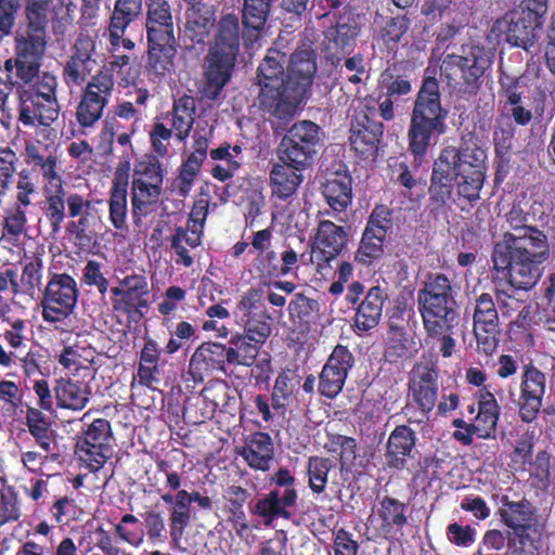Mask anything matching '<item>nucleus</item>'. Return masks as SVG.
<instances>
[{
    "mask_svg": "<svg viewBox=\"0 0 555 555\" xmlns=\"http://www.w3.org/2000/svg\"><path fill=\"white\" fill-rule=\"evenodd\" d=\"M501 503L502 507L499 509V515L501 521L511 530L509 532L545 529L538 508L526 498L512 501L507 495H503Z\"/></svg>",
    "mask_w": 555,
    "mask_h": 555,
    "instance_id": "obj_28",
    "label": "nucleus"
},
{
    "mask_svg": "<svg viewBox=\"0 0 555 555\" xmlns=\"http://www.w3.org/2000/svg\"><path fill=\"white\" fill-rule=\"evenodd\" d=\"M116 535L124 542L139 547L145 537L141 521L132 514H125L120 521L115 526Z\"/></svg>",
    "mask_w": 555,
    "mask_h": 555,
    "instance_id": "obj_55",
    "label": "nucleus"
},
{
    "mask_svg": "<svg viewBox=\"0 0 555 555\" xmlns=\"http://www.w3.org/2000/svg\"><path fill=\"white\" fill-rule=\"evenodd\" d=\"M448 109L442 106L440 83L425 76L416 93L408 126V152L417 165L425 160L431 145L446 133Z\"/></svg>",
    "mask_w": 555,
    "mask_h": 555,
    "instance_id": "obj_2",
    "label": "nucleus"
},
{
    "mask_svg": "<svg viewBox=\"0 0 555 555\" xmlns=\"http://www.w3.org/2000/svg\"><path fill=\"white\" fill-rule=\"evenodd\" d=\"M272 332V318L266 310L245 319L244 333L248 340L266 344Z\"/></svg>",
    "mask_w": 555,
    "mask_h": 555,
    "instance_id": "obj_53",
    "label": "nucleus"
},
{
    "mask_svg": "<svg viewBox=\"0 0 555 555\" xmlns=\"http://www.w3.org/2000/svg\"><path fill=\"white\" fill-rule=\"evenodd\" d=\"M244 333H235L229 339L227 352L229 356V364L235 366H251L263 347L261 343L247 339Z\"/></svg>",
    "mask_w": 555,
    "mask_h": 555,
    "instance_id": "obj_44",
    "label": "nucleus"
},
{
    "mask_svg": "<svg viewBox=\"0 0 555 555\" xmlns=\"http://www.w3.org/2000/svg\"><path fill=\"white\" fill-rule=\"evenodd\" d=\"M26 154L31 164L40 167L43 178L48 180L46 185L63 184L62 178L56 171V156L50 154L46 157L35 145H27Z\"/></svg>",
    "mask_w": 555,
    "mask_h": 555,
    "instance_id": "obj_56",
    "label": "nucleus"
},
{
    "mask_svg": "<svg viewBox=\"0 0 555 555\" xmlns=\"http://www.w3.org/2000/svg\"><path fill=\"white\" fill-rule=\"evenodd\" d=\"M53 0H25L24 28L47 37L49 11Z\"/></svg>",
    "mask_w": 555,
    "mask_h": 555,
    "instance_id": "obj_48",
    "label": "nucleus"
},
{
    "mask_svg": "<svg viewBox=\"0 0 555 555\" xmlns=\"http://www.w3.org/2000/svg\"><path fill=\"white\" fill-rule=\"evenodd\" d=\"M348 243V233L341 225L331 220H320L311 241L312 257L315 259L318 270L330 266Z\"/></svg>",
    "mask_w": 555,
    "mask_h": 555,
    "instance_id": "obj_21",
    "label": "nucleus"
},
{
    "mask_svg": "<svg viewBox=\"0 0 555 555\" xmlns=\"http://www.w3.org/2000/svg\"><path fill=\"white\" fill-rule=\"evenodd\" d=\"M43 411L28 405L25 411V425L36 443L48 453L51 451L54 430L50 417Z\"/></svg>",
    "mask_w": 555,
    "mask_h": 555,
    "instance_id": "obj_45",
    "label": "nucleus"
},
{
    "mask_svg": "<svg viewBox=\"0 0 555 555\" xmlns=\"http://www.w3.org/2000/svg\"><path fill=\"white\" fill-rule=\"evenodd\" d=\"M21 500L13 486L0 490V526L17 521L22 516Z\"/></svg>",
    "mask_w": 555,
    "mask_h": 555,
    "instance_id": "obj_54",
    "label": "nucleus"
},
{
    "mask_svg": "<svg viewBox=\"0 0 555 555\" xmlns=\"http://www.w3.org/2000/svg\"><path fill=\"white\" fill-rule=\"evenodd\" d=\"M204 162L196 159V157L188 156L182 162L179 168L178 181V194L182 197H186L194 184L195 178L201 171Z\"/></svg>",
    "mask_w": 555,
    "mask_h": 555,
    "instance_id": "obj_62",
    "label": "nucleus"
},
{
    "mask_svg": "<svg viewBox=\"0 0 555 555\" xmlns=\"http://www.w3.org/2000/svg\"><path fill=\"white\" fill-rule=\"evenodd\" d=\"M229 356L227 346L217 341H203L192 353L188 373L196 384L215 373L227 374Z\"/></svg>",
    "mask_w": 555,
    "mask_h": 555,
    "instance_id": "obj_23",
    "label": "nucleus"
},
{
    "mask_svg": "<svg viewBox=\"0 0 555 555\" xmlns=\"http://www.w3.org/2000/svg\"><path fill=\"white\" fill-rule=\"evenodd\" d=\"M43 261L39 255L25 256L21 275L23 293L33 294L41 284Z\"/></svg>",
    "mask_w": 555,
    "mask_h": 555,
    "instance_id": "obj_57",
    "label": "nucleus"
},
{
    "mask_svg": "<svg viewBox=\"0 0 555 555\" xmlns=\"http://www.w3.org/2000/svg\"><path fill=\"white\" fill-rule=\"evenodd\" d=\"M359 33L360 26L354 20L339 21L328 27L321 43L324 60L337 68L345 56L353 51Z\"/></svg>",
    "mask_w": 555,
    "mask_h": 555,
    "instance_id": "obj_22",
    "label": "nucleus"
},
{
    "mask_svg": "<svg viewBox=\"0 0 555 555\" xmlns=\"http://www.w3.org/2000/svg\"><path fill=\"white\" fill-rule=\"evenodd\" d=\"M499 417L500 406L494 395L490 391L481 392L478 400V413L473 423L480 433V439L495 437Z\"/></svg>",
    "mask_w": 555,
    "mask_h": 555,
    "instance_id": "obj_42",
    "label": "nucleus"
},
{
    "mask_svg": "<svg viewBox=\"0 0 555 555\" xmlns=\"http://www.w3.org/2000/svg\"><path fill=\"white\" fill-rule=\"evenodd\" d=\"M493 57L490 49L473 44L461 55L447 54L440 66L441 76L459 96H475L481 88L486 72L492 66Z\"/></svg>",
    "mask_w": 555,
    "mask_h": 555,
    "instance_id": "obj_5",
    "label": "nucleus"
},
{
    "mask_svg": "<svg viewBox=\"0 0 555 555\" xmlns=\"http://www.w3.org/2000/svg\"><path fill=\"white\" fill-rule=\"evenodd\" d=\"M442 165H446L453 178H486L487 153L480 146L474 144L447 146L441 150L438 158Z\"/></svg>",
    "mask_w": 555,
    "mask_h": 555,
    "instance_id": "obj_17",
    "label": "nucleus"
},
{
    "mask_svg": "<svg viewBox=\"0 0 555 555\" xmlns=\"http://www.w3.org/2000/svg\"><path fill=\"white\" fill-rule=\"evenodd\" d=\"M545 529L509 532L505 555H539Z\"/></svg>",
    "mask_w": 555,
    "mask_h": 555,
    "instance_id": "obj_46",
    "label": "nucleus"
},
{
    "mask_svg": "<svg viewBox=\"0 0 555 555\" xmlns=\"http://www.w3.org/2000/svg\"><path fill=\"white\" fill-rule=\"evenodd\" d=\"M49 362V350L40 345L30 347L24 356L18 353L17 358V365L26 377L48 374Z\"/></svg>",
    "mask_w": 555,
    "mask_h": 555,
    "instance_id": "obj_50",
    "label": "nucleus"
},
{
    "mask_svg": "<svg viewBox=\"0 0 555 555\" xmlns=\"http://www.w3.org/2000/svg\"><path fill=\"white\" fill-rule=\"evenodd\" d=\"M321 146V127L311 120H300L294 122L281 139L276 156L296 170H307Z\"/></svg>",
    "mask_w": 555,
    "mask_h": 555,
    "instance_id": "obj_8",
    "label": "nucleus"
},
{
    "mask_svg": "<svg viewBox=\"0 0 555 555\" xmlns=\"http://www.w3.org/2000/svg\"><path fill=\"white\" fill-rule=\"evenodd\" d=\"M520 76H512L500 69L498 93L504 109H507L508 105H516L518 102H521L522 91H520Z\"/></svg>",
    "mask_w": 555,
    "mask_h": 555,
    "instance_id": "obj_58",
    "label": "nucleus"
},
{
    "mask_svg": "<svg viewBox=\"0 0 555 555\" xmlns=\"http://www.w3.org/2000/svg\"><path fill=\"white\" fill-rule=\"evenodd\" d=\"M408 505L393 496H384L379 502L377 515L382 520V531L385 534L402 535L403 528L408 525L406 516Z\"/></svg>",
    "mask_w": 555,
    "mask_h": 555,
    "instance_id": "obj_40",
    "label": "nucleus"
},
{
    "mask_svg": "<svg viewBox=\"0 0 555 555\" xmlns=\"http://www.w3.org/2000/svg\"><path fill=\"white\" fill-rule=\"evenodd\" d=\"M130 157L120 160L108 192V220L113 228L120 232H127L128 219V185H129Z\"/></svg>",
    "mask_w": 555,
    "mask_h": 555,
    "instance_id": "obj_26",
    "label": "nucleus"
},
{
    "mask_svg": "<svg viewBox=\"0 0 555 555\" xmlns=\"http://www.w3.org/2000/svg\"><path fill=\"white\" fill-rule=\"evenodd\" d=\"M397 68H387L379 76V87L385 90V95L398 99L408 95L412 91V83L406 75L397 74Z\"/></svg>",
    "mask_w": 555,
    "mask_h": 555,
    "instance_id": "obj_52",
    "label": "nucleus"
},
{
    "mask_svg": "<svg viewBox=\"0 0 555 555\" xmlns=\"http://www.w3.org/2000/svg\"><path fill=\"white\" fill-rule=\"evenodd\" d=\"M317 69V54L311 46L304 44L292 53L286 69V82L294 116L311 90Z\"/></svg>",
    "mask_w": 555,
    "mask_h": 555,
    "instance_id": "obj_14",
    "label": "nucleus"
},
{
    "mask_svg": "<svg viewBox=\"0 0 555 555\" xmlns=\"http://www.w3.org/2000/svg\"><path fill=\"white\" fill-rule=\"evenodd\" d=\"M319 310V302L306 296L304 293H296L288 304V313L292 320L302 323H310L313 314Z\"/></svg>",
    "mask_w": 555,
    "mask_h": 555,
    "instance_id": "obj_60",
    "label": "nucleus"
},
{
    "mask_svg": "<svg viewBox=\"0 0 555 555\" xmlns=\"http://www.w3.org/2000/svg\"><path fill=\"white\" fill-rule=\"evenodd\" d=\"M196 114L195 99L191 95H182L175 100L171 111V127L175 129V138L183 142L193 128Z\"/></svg>",
    "mask_w": 555,
    "mask_h": 555,
    "instance_id": "obj_41",
    "label": "nucleus"
},
{
    "mask_svg": "<svg viewBox=\"0 0 555 555\" xmlns=\"http://www.w3.org/2000/svg\"><path fill=\"white\" fill-rule=\"evenodd\" d=\"M473 325L478 353L491 356L499 343V310L491 294L481 293L476 297Z\"/></svg>",
    "mask_w": 555,
    "mask_h": 555,
    "instance_id": "obj_16",
    "label": "nucleus"
},
{
    "mask_svg": "<svg viewBox=\"0 0 555 555\" xmlns=\"http://www.w3.org/2000/svg\"><path fill=\"white\" fill-rule=\"evenodd\" d=\"M146 48L145 68L149 74L165 78L175 73L178 53L176 42H146Z\"/></svg>",
    "mask_w": 555,
    "mask_h": 555,
    "instance_id": "obj_37",
    "label": "nucleus"
},
{
    "mask_svg": "<svg viewBox=\"0 0 555 555\" xmlns=\"http://www.w3.org/2000/svg\"><path fill=\"white\" fill-rule=\"evenodd\" d=\"M454 190V178L449 169L441 162L435 159L428 189L429 204L436 212L444 211L448 203L452 199Z\"/></svg>",
    "mask_w": 555,
    "mask_h": 555,
    "instance_id": "obj_39",
    "label": "nucleus"
},
{
    "mask_svg": "<svg viewBox=\"0 0 555 555\" xmlns=\"http://www.w3.org/2000/svg\"><path fill=\"white\" fill-rule=\"evenodd\" d=\"M117 65V62L105 63L81 89L75 117L83 130L93 128L102 119L114 91Z\"/></svg>",
    "mask_w": 555,
    "mask_h": 555,
    "instance_id": "obj_7",
    "label": "nucleus"
},
{
    "mask_svg": "<svg viewBox=\"0 0 555 555\" xmlns=\"http://www.w3.org/2000/svg\"><path fill=\"white\" fill-rule=\"evenodd\" d=\"M352 179L349 175L336 173L333 178L326 179L322 185L328 206L335 211H344L352 201Z\"/></svg>",
    "mask_w": 555,
    "mask_h": 555,
    "instance_id": "obj_43",
    "label": "nucleus"
},
{
    "mask_svg": "<svg viewBox=\"0 0 555 555\" xmlns=\"http://www.w3.org/2000/svg\"><path fill=\"white\" fill-rule=\"evenodd\" d=\"M505 219L512 231L504 232L493 245L492 283H507L517 291H532L551 256L547 236L542 230L528 224L529 214L520 203H513Z\"/></svg>",
    "mask_w": 555,
    "mask_h": 555,
    "instance_id": "obj_1",
    "label": "nucleus"
},
{
    "mask_svg": "<svg viewBox=\"0 0 555 555\" xmlns=\"http://www.w3.org/2000/svg\"><path fill=\"white\" fill-rule=\"evenodd\" d=\"M417 295L454 299V291L451 280L443 273L428 274L424 287L418 291Z\"/></svg>",
    "mask_w": 555,
    "mask_h": 555,
    "instance_id": "obj_63",
    "label": "nucleus"
},
{
    "mask_svg": "<svg viewBox=\"0 0 555 555\" xmlns=\"http://www.w3.org/2000/svg\"><path fill=\"white\" fill-rule=\"evenodd\" d=\"M46 49L47 37L26 28H21L16 33L13 46L14 54L7 59L3 65L8 74H12L14 70V85L26 87L38 76Z\"/></svg>",
    "mask_w": 555,
    "mask_h": 555,
    "instance_id": "obj_9",
    "label": "nucleus"
},
{
    "mask_svg": "<svg viewBox=\"0 0 555 555\" xmlns=\"http://www.w3.org/2000/svg\"><path fill=\"white\" fill-rule=\"evenodd\" d=\"M151 289L144 274L131 273L118 280V285L111 288L113 312L126 315L129 322H140L149 309Z\"/></svg>",
    "mask_w": 555,
    "mask_h": 555,
    "instance_id": "obj_12",
    "label": "nucleus"
},
{
    "mask_svg": "<svg viewBox=\"0 0 555 555\" xmlns=\"http://www.w3.org/2000/svg\"><path fill=\"white\" fill-rule=\"evenodd\" d=\"M285 57V53L271 48L260 62L257 68L258 103L264 114L289 121L294 118V106L287 95Z\"/></svg>",
    "mask_w": 555,
    "mask_h": 555,
    "instance_id": "obj_4",
    "label": "nucleus"
},
{
    "mask_svg": "<svg viewBox=\"0 0 555 555\" xmlns=\"http://www.w3.org/2000/svg\"><path fill=\"white\" fill-rule=\"evenodd\" d=\"M296 504L294 492H280L278 489L270 490L263 498L259 499L254 507V514L266 519L269 524L276 518L291 519L292 513L288 508Z\"/></svg>",
    "mask_w": 555,
    "mask_h": 555,
    "instance_id": "obj_38",
    "label": "nucleus"
},
{
    "mask_svg": "<svg viewBox=\"0 0 555 555\" xmlns=\"http://www.w3.org/2000/svg\"><path fill=\"white\" fill-rule=\"evenodd\" d=\"M385 236L364 230L354 254V260L364 266H371L384 255Z\"/></svg>",
    "mask_w": 555,
    "mask_h": 555,
    "instance_id": "obj_51",
    "label": "nucleus"
},
{
    "mask_svg": "<svg viewBox=\"0 0 555 555\" xmlns=\"http://www.w3.org/2000/svg\"><path fill=\"white\" fill-rule=\"evenodd\" d=\"M304 171L294 169L285 160L273 163L269 172L272 196L284 202L292 198L304 182Z\"/></svg>",
    "mask_w": 555,
    "mask_h": 555,
    "instance_id": "obj_35",
    "label": "nucleus"
},
{
    "mask_svg": "<svg viewBox=\"0 0 555 555\" xmlns=\"http://www.w3.org/2000/svg\"><path fill=\"white\" fill-rule=\"evenodd\" d=\"M546 392V376L532 363L524 365L520 376L519 397L516 401L519 418L532 423L540 414Z\"/></svg>",
    "mask_w": 555,
    "mask_h": 555,
    "instance_id": "obj_18",
    "label": "nucleus"
},
{
    "mask_svg": "<svg viewBox=\"0 0 555 555\" xmlns=\"http://www.w3.org/2000/svg\"><path fill=\"white\" fill-rule=\"evenodd\" d=\"M348 376L323 365L319 375L318 391L327 399L336 398L343 390Z\"/></svg>",
    "mask_w": 555,
    "mask_h": 555,
    "instance_id": "obj_59",
    "label": "nucleus"
},
{
    "mask_svg": "<svg viewBox=\"0 0 555 555\" xmlns=\"http://www.w3.org/2000/svg\"><path fill=\"white\" fill-rule=\"evenodd\" d=\"M387 298L388 295L380 285L372 286L365 292L362 300L354 308V327L359 332H369L379 324Z\"/></svg>",
    "mask_w": 555,
    "mask_h": 555,
    "instance_id": "obj_33",
    "label": "nucleus"
},
{
    "mask_svg": "<svg viewBox=\"0 0 555 555\" xmlns=\"http://www.w3.org/2000/svg\"><path fill=\"white\" fill-rule=\"evenodd\" d=\"M417 304L427 335H440L459 323L455 299L417 295Z\"/></svg>",
    "mask_w": 555,
    "mask_h": 555,
    "instance_id": "obj_20",
    "label": "nucleus"
},
{
    "mask_svg": "<svg viewBox=\"0 0 555 555\" xmlns=\"http://www.w3.org/2000/svg\"><path fill=\"white\" fill-rule=\"evenodd\" d=\"M330 457L312 455L307 461L308 487L313 494H321L325 491L328 482V474L334 467Z\"/></svg>",
    "mask_w": 555,
    "mask_h": 555,
    "instance_id": "obj_49",
    "label": "nucleus"
},
{
    "mask_svg": "<svg viewBox=\"0 0 555 555\" xmlns=\"http://www.w3.org/2000/svg\"><path fill=\"white\" fill-rule=\"evenodd\" d=\"M26 86L18 92V121L25 127L50 126L60 113L56 76L50 72H39Z\"/></svg>",
    "mask_w": 555,
    "mask_h": 555,
    "instance_id": "obj_6",
    "label": "nucleus"
},
{
    "mask_svg": "<svg viewBox=\"0 0 555 555\" xmlns=\"http://www.w3.org/2000/svg\"><path fill=\"white\" fill-rule=\"evenodd\" d=\"M383 133V122L372 119L365 113L359 114L350 124V146L361 159L374 158Z\"/></svg>",
    "mask_w": 555,
    "mask_h": 555,
    "instance_id": "obj_27",
    "label": "nucleus"
},
{
    "mask_svg": "<svg viewBox=\"0 0 555 555\" xmlns=\"http://www.w3.org/2000/svg\"><path fill=\"white\" fill-rule=\"evenodd\" d=\"M143 0H116L107 27L109 43L116 48L127 28L142 12Z\"/></svg>",
    "mask_w": 555,
    "mask_h": 555,
    "instance_id": "obj_36",
    "label": "nucleus"
},
{
    "mask_svg": "<svg viewBox=\"0 0 555 555\" xmlns=\"http://www.w3.org/2000/svg\"><path fill=\"white\" fill-rule=\"evenodd\" d=\"M416 441V433L409 425H397L386 442V465L390 469H408L409 460L417 453Z\"/></svg>",
    "mask_w": 555,
    "mask_h": 555,
    "instance_id": "obj_30",
    "label": "nucleus"
},
{
    "mask_svg": "<svg viewBox=\"0 0 555 555\" xmlns=\"http://www.w3.org/2000/svg\"><path fill=\"white\" fill-rule=\"evenodd\" d=\"M77 511L78 505L75 499L68 496L66 493L55 498L54 502L49 507L51 519L57 525H67L70 520H74Z\"/></svg>",
    "mask_w": 555,
    "mask_h": 555,
    "instance_id": "obj_64",
    "label": "nucleus"
},
{
    "mask_svg": "<svg viewBox=\"0 0 555 555\" xmlns=\"http://www.w3.org/2000/svg\"><path fill=\"white\" fill-rule=\"evenodd\" d=\"M113 431L109 421L95 418L77 438L75 453L92 473L99 472L111 457Z\"/></svg>",
    "mask_w": 555,
    "mask_h": 555,
    "instance_id": "obj_13",
    "label": "nucleus"
},
{
    "mask_svg": "<svg viewBox=\"0 0 555 555\" xmlns=\"http://www.w3.org/2000/svg\"><path fill=\"white\" fill-rule=\"evenodd\" d=\"M241 29L237 15L228 13L216 24L214 40L204 57L201 93L217 100L230 82L240 53Z\"/></svg>",
    "mask_w": 555,
    "mask_h": 555,
    "instance_id": "obj_3",
    "label": "nucleus"
},
{
    "mask_svg": "<svg viewBox=\"0 0 555 555\" xmlns=\"http://www.w3.org/2000/svg\"><path fill=\"white\" fill-rule=\"evenodd\" d=\"M158 156H147L139 162L134 168V178L145 182V184L160 185L164 182V172Z\"/></svg>",
    "mask_w": 555,
    "mask_h": 555,
    "instance_id": "obj_61",
    "label": "nucleus"
},
{
    "mask_svg": "<svg viewBox=\"0 0 555 555\" xmlns=\"http://www.w3.org/2000/svg\"><path fill=\"white\" fill-rule=\"evenodd\" d=\"M439 371L434 364L416 363L408 382V400L416 406L435 409L439 393Z\"/></svg>",
    "mask_w": 555,
    "mask_h": 555,
    "instance_id": "obj_24",
    "label": "nucleus"
},
{
    "mask_svg": "<svg viewBox=\"0 0 555 555\" xmlns=\"http://www.w3.org/2000/svg\"><path fill=\"white\" fill-rule=\"evenodd\" d=\"M93 380L79 376L56 379L53 387L56 406L74 412L82 411L91 400Z\"/></svg>",
    "mask_w": 555,
    "mask_h": 555,
    "instance_id": "obj_29",
    "label": "nucleus"
},
{
    "mask_svg": "<svg viewBox=\"0 0 555 555\" xmlns=\"http://www.w3.org/2000/svg\"><path fill=\"white\" fill-rule=\"evenodd\" d=\"M547 9V0H522L519 9L507 15L506 41L529 51L539 38Z\"/></svg>",
    "mask_w": 555,
    "mask_h": 555,
    "instance_id": "obj_11",
    "label": "nucleus"
},
{
    "mask_svg": "<svg viewBox=\"0 0 555 555\" xmlns=\"http://www.w3.org/2000/svg\"><path fill=\"white\" fill-rule=\"evenodd\" d=\"M95 41L89 37L80 35L72 49V54L63 66L62 77L66 86H81L91 78L93 72H98L99 66L95 59Z\"/></svg>",
    "mask_w": 555,
    "mask_h": 555,
    "instance_id": "obj_19",
    "label": "nucleus"
},
{
    "mask_svg": "<svg viewBox=\"0 0 555 555\" xmlns=\"http://www.w3.org/2000/svg\"><path fill=\"white\" fill-rule=\"evenodd\" d=\"M96 351L91 345L75 341L64 346L59 356V363L72 371V376L94 379L98 372Z\"/></svg>",
    "mask_w": 555,
    "mask_h": 555,
    "instance_id": "obj_32",
    "label": "nucleus"
},
{
    "mask_svg": "<svg viewBox=\"0 0 555 555\" xmlns=\"http://www.w3.org/2000/svg\"><path fill=\"white\" fill-rule=\"evenodd\" d=\"M250 468L266 472L274 455V447L271 436L268 433H251L245 441V444L238 451Z\"/></svg>",
    "mask_w": 555,
    "mask_h": 555,
    "instance_id": "obj_34",
    "label": "nucleus"
},
{
    "mask_svg": "<svg viewBox=\"0 0 555 555\" xmlns=\"http://www.w3.org/2000/svg\"><path fill=\"white\" fill-rule=\"evenodd\" d=\"M185 23L180 37L186 50L203 51L206 41L216 26V14L211 5L188 7Z\"/></svg>",
    "mask_w": 555,
    "mask_h": 555,
    "instance_id": "obj_25",
    "label": "nucleus"
},
{
    "mask_svg": "<svg viewBox=\"0 0 555 555\" xmlns=\"http://www.w3.org/2000/svg\"><path fill=\"white\" fill-rule=\"evenodd\" d=\"M191 504L190 492L178 490L175 495V507L169 517L170 537L176 543L182 539L184 529L190 522Z\"/></svg>",
    "mask_w": 555,
    "mask_h": 555,
    "instance_id": "obj_47",
    "label": "nucleus"
},
{
    "mask_svg": "<svg viewBox=\"0 0 555 555\" xmlns=\"http://www.w3.org/2000/svg\"><path fill=\"white\" fill-rule=\"evenodd\" d=\"M273 5L274 0H243L242 38L246 47L253 46L259 39L271 16Z\"/></svg>",
    "mask_w": 555,
    "mask_h": 555,
    "instance_id": "obj_31",
    "label": "nucleus"
},
{
    "mask_svg": "<svg viewBox=\"0 0 555 555\" xmlns=\"http://www.w3.org/2000/svg\"><path fill=\"white\" fill-rule=\"evenodd\" d=\"M78 283L69 273H50L41 300L42 318L53 324L69 318L79 298Z\"/></svg>",
    "mask_w": 555,
    "mask_h": 555,
    "instance_id": "obj_10",
    "label": "nucleus"
},
{
    "mask_svg": "<svg viewBox=\"0 0 555 555\" xmlns=\"http://www.w3.org/2000/svg\"><path fill=\"white\" fill-rule=\"evenodd\" d=\"M66 206L68 216L75 219L86 207H91V202L78 193H67L62 183L43 186L42 212L53 234H57L62 229L66 218Z\"/></svg>",
    "mask_w": 555,
    "mask_h": 555,
    "instance_id": "obj_15",
    "label": "nucleus"
}]
</instances>
